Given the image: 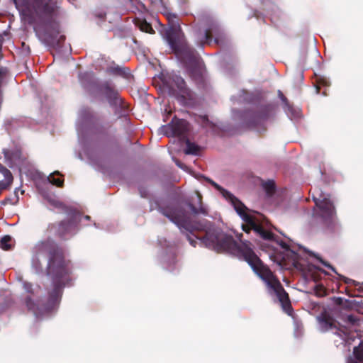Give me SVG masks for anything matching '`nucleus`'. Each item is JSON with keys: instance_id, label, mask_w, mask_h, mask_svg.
I'll use <instances>...</instances> for the list:
<instances>
[{"instance_id": "nucleus-15", "label": "nucleus", "mask_w": 363, "mask_h": 363, "mask_svg": "<svg viewBox=\"0 0 363 363\" xmlns=\"http://www.w3.org/2000/svg\"><path fill=\"white\" fill-rule=\"evenodd\" d=\"M3 153L9 167H12V165L20 159L21 155V152L18 149H4Z\"/></svg>"}, {"instance_id": "nucleus-19", "label": "nucleus", "mask_w": 363, "mask_h": 363, "mask_svg": "<svg viewBox=\"0 0 363 363\" xmlns=\"http://www.w3.org/2000/svg\"><path fill=\"white\" fill-rule=\"evenodd\" d=\"M262 186L266 194L269 196H272L276 191L275 183L273 180H267L266 182L263 181L262 182Z\"/></svg>"}, {"instance_id": "nucleus-28", "label": "nucleus", "mask_w": 363, "mask_h": 363, "mask_svg": "<svg viewBox=\"0 0 363 363\" xmlns=\"http://www.w3.org/2000/svg\"><path fill=\"white\" fill-rule=\"evenodd\" d=\"M26 304L29 310L35 311V304L31 299V298L28 297L26 299Z\"/></svg>"}, {"instance_id": "nucleus-42", "label": "nucleus", "mask_w": 363, "mask_h": 363, "mask_svg": "<svg viewBox=\"0 0 363 363\" xmlns=\"http://www.w3.org/2000/svg\"><path fill=\"white\" fill-rule=\"evenodd\" d=\"M359 291L363 290V284H362V286H359Z\"/></svg>"}, {"instance_id": "nucleus-30", "label": "nucleus", "mask_w": 363, "mask_h": 363, "mask_svg": "<svg viewBox=\"0 0 363 363\" xmlns=\"http://www.w3.org/2000/svg\"><path fill=\"white\" fill-rule=\"evenodd\" d=\"M279 94L281 100L283 101L285 106L289 108V101H288L286 97L280 91H279Z\"/></svg>"}, {"instance_id": "nucleus-8", "label": "nucleus", "mask_w": 363, "mask_h": 363, "mask_svg": "<svg viewBox=\"0 0 363 363\" xmlns=\"http://www.w3.org/2000/svg\"><path fill=\"white\" fill-rule=\"evenodd\" d=\"M66 213L69 216V219L60 223L50 224L47 228L48 233L54 234L62 239H65L66 236L76 233L78 224L82 220V215L74 208H68Z\"/></svg>"}, {"instance_id": "nucleus-31", "label": "nucleus", "mask_w": 363, "mask_h": 363, "mask_svg": "<svg viewBox=\"0 0 363 363\" xmlns=\"http://www.w3.org/2000/svg\"><path fill=\"white\" fill-rule=\"evenodd\" d=\"M186 238H187V240H189V243H190V245H191V246H193L194 247H195L196 246L197 241H196V240L193 239V238L190 236V235L186 234Z\"/></svg>"}, {"instance_id": "nucleus-13", "label": "nucleus", "mask_w": 363, "mask_h": 363, "mask_svg": "<svg viewBox=\"0 0 363 363\" xmlns=\"http://www.w3.org/2000/svg\"><path fill=\"white\" fill-rule=\"evenodd\" d=\"M172 130L173 135L182 141L188 138L189 123L185 120H179L172 125Z\"/></svg>"}, {"instance_id": "nucleus-41", "label": "nucleus", "mask_w": 363, "mask_h": 363, "mask_svg": "<svg viewBox=\"0 0 363 363\" xmlns=\"http://www.w3.org/2000/svg\"><path fill=\"white\" fill-rule=\"evenodd\" d=\"M58 27H59V25L57 26V28H51L53 29V30H56L57 32H59Z\"/></svg>"}, {"instance_id": "nucleus-22", "label": "nucleus", "mask_w": 363, "mask_h": 363, "mask_svg": "<svg viewBox=\"0 0 363 363\" xmlns=\"http://www.w3.org/2000/svg\"><path fill=\"white\" fill-rule=\"evenodd\" d=\"M55 174H59V172L56 171L53 173H52L49 177H48V180L49 182L53 184V185H55L58 187H62L63 186V184H64V180L62 179H60V178H55L54 177Z\"/></svg>"}, {"instance_id": "nucleus-40", "label": "nucleus", "mask_w": 363, "mask_h": 363, "mask_svg": "<svg viewBox=\"0 0 363 363\" xmlns=\"http://www.w3.org/2000/svg\"><path fill=\"white\" fill-rule=\"evenodd\" d=\"M84 218L85 220H90V216H84Z\"/></svg>"}, {"instance_id": "nucleus-17", "label": "nucleus", "mask_w": 363, "mask_h": 363, "mask_svg": "<svg viewBox=\"0 0 363 363\" xmlns=\"http://www.w3.org/2000/svg\"><path fill=\"white\" fill-rule=\"evenodd\" d=\"M196 194L197 196L199 207L195 206L191 203H188V206L191 209L193 214H202L206 216L208 214V211L206 208L202 205V196L199 191H196Z\"/></svg>"}, {"instance_id": "nucleus-12", "label": "nucleus", "mask_w": 363, "mask_h": 363, "mask_svg": "<svg viewBox=\"0 0 363 363\" xmlns=\"http://www.w3.org/2000/svg\"><path fill=\"white\" fill-rule=\"evenodd\" d=\"M320 330L327 332L330 330L337 329V323L334 318L327 311H323L318 317Z\"/></svg>"}, {"instance_id": "nucleus-37", "label": "nucleus", "mask_w": 363, "mask_h": 363, "mask_svg": "<svg viewBox=\"0 0 363 363\" xmlns=\"http://www.w3.org/2000/svg\"><path fill=\"white\" fill-rule=\"evenodd\" d=\"M176 164H177V165L178 167H179L180 168H184V165L181 162H179V161H177V162H176Z\"/></svg>"}, {"instance_id": "nucleus-3", "label": "nucleus", "mask_w": 363, "mask_h": 363, "mask_svg": "<svg viewBox=\"0 0 363 363\" xmlns=\"http://www.w3.org/2000/svg\"><path fill=\"white\" fill-rule=\"evenodd\" d=\"M20 13L29 24L40 23L47 28H57L59 6L53 0H13Z\"/></svg>"}, {"instance_id": "nucleus-38", "label": "nucleus", "mask_w": 363, "mask_h": 363, "mask_svg": "<svg viewBox=\"0 0 363 363\" xmlns=\"http://www.w3.org/2000/svg\"><path fill=\"white\" fill-rule=\"evenodd\" d=\"M363 362H358V360L350 359L348 363H362Z\"/></svg>"}, {"instance_id": "nucleus-11", "label": "nucleus", "mask_w": 363, "mask_h": 363, "mask_svg": "<svg viewBox=\"0 0 363 363\" xmlns=\"http://www.w3.org/2000/svg\"><path fill=\"white\" fill-rule=\"evenodd\" d=\"M274 242H277L284 250L283 260L286 261L288 259L289 262L291 263L292 266L297 267L299 264V255L277 235H276Z\"/></svg>"}, {"instance_id": "nucleus-7", "label": "nucleus", "mask_w": 363, "mask_h": 363, "mask_svg": "<svg viewBox=\"0 0 363 363\" xmlns=\"http://www.w3.org/2000/svg\"><path fill=\"white\" fill-rule=\"evenodd\" d=\"M164 84L170 96L184 105L190 104L195 99L194 93L187 86L185 80L179 75L172 74L164 79Z\"/></svg>"}, {"instance_id": "nucleus-23", "label": "nucleus", "mask_w": 363, "mask_h": 363, "mask_svg": "<svg viewBox=\"0 0 363 363\" xmlns=\"http://www.w3.org/2000/svg\"><path fill=\"white\" fill-rule=\"evenodd\" d=\"M5 178L4 181H0V188L1 190L8 188L13 182V176L11 173V176L7 175L6 173L2 174Z\"/></svg>"}, {"instance_id": "nucleus-1", "label": "nucleus", "mask_w": 363, "mask_h": 363, "mask_svg": "<svg viewBox=\"0 0 363 363\" xmlns=\"http://www.w3.org/2000/svg\"><path fill=\"white\" fill-rule=\"evenodd\" d=\"M153 208L179 229H184L195 236L200 240L201 245L217 252L233 255L247 262L253 272L266 284L269 293L277 296L284 311L291 315L293 308L288 293L271 269L255 254L250 241L245 240L238 245L232 235L215 228L211 222L206 220L191 221L185 209L174 202L156 201L151 206V210Z\"/></svg>"}, {"instance_id": "nucleus-27", "label": "nucleus", "mask_w": 363, "mask_h": 363, "mask_svg": "<svg viewBox=\"0 0 363 363\" xmlns=\"http://www.w3.org/2000/svg\"><path fill=\"white\" fill-rule=\"evenodd\" d=\"M317 86H316V91L317 93L320 92V86H328L330 85V82L324 78H320L317 80Z\"/></svg>"}, {"instance_id": "nucleus-29", "label": "nucleus", "mask_w": 363, "mask_h": 363, "mask_svg": "<svg viewBox=\"0 0 363 363\" xmlns=\"http://www.w3.org/2000/svg\"><path fill=\"white\" fill-rule=\"evenodd\" d=\"M341 279L343 280V281L347 284H353L354 286L358 285V283L356 281L349 279V278H347L345 277L342 276Z\"/></svg>"}, {"instance_id": "nucleus-35", "label": "nucleus", "mask_w": 363, "mask_h": 363, "mask_svg": "<svg viewBox=\"0 0 363 363\" xmlns=\"http://www.w3.org/2000/svg\"><path fill=\"white\" fill-rule=\"evenodd\" d=\"M246 224H247V223H246ZM242 229L247 233H249L250 230H252V228H251V227L249 225H243Z\"/></svg>"}, {"instance_id": "nucleus-10", "label": "nucleus", "mask_w": 363, "mask_h": 363, "mask_svg": "<svg viewBox=\"0 0 363 363\" xmlns=\"http://www.w3.org/2000/svg\"><path fill=\"white\" fill-rule=\"evenodd\" d=\"M220 34V28L217 24L211 22L208 27L205 30L204 35L201 37V31L198 30L195 35L197 37V45L203 47L205 44H210L212 42L213 36H215V42L218 43V35Z\"/></svg>"}, {"instance_id": "nucleus-26", "label": "nucleus", "mask_w": 363, "mask_h": 363, "mask_svg": "<svg viewBox=\"0 0 363 363\" xmlns=\"http://www.w3.org/2000/svg\"><path fill=\"white\" fill-rule=\"evenodd\" d=\"M308 253L311 255V256H313L314 257H315L317 259L319 260V262L323 264L324 266H325L326 267H328V269H331L332 271H333L334 272L336 273V271H335V267H333L331 264H330L328 262L323 260L320 257H319L318 256H317L316 255H315L313 252H309L308 251Z\"/></svg>"}, {"instance_id": "nucleus-14", "label": "nucleus", "mask_w": 363, "mask_h": 363, "mask_svg": "<svg viewBox=\"0 0 363 363\" xmlns=\"http://www.w3.org/2000/svg\"><path fill=\"white\" fill-rule=\"evenodd\" d=\"M101 91L111 106L117 105L121 102L118 91L109 82H106L101 86Z\"/></svg>"}, {"instance_id": "nucleus-16", "label": "nucleus", "mask_w": 363, "mask_h": 363, "mask_svg": "<svg viewBox=\"0 0 363 363\" xmlns=\"http://www.w3.org/2000/svg\"><path fill=\"white\" fill-rule=\"evenodd\" d=\"M190 77L196 83H202L203 76L200 66V63L196 66H191L186 68Z\"/></svg>"}, {"instance_id": "nucleus-32", "label": "nucleus", "mask_w": 363, "mask_h": 363, "mask_svg": "<svg viewBox=\"0 0 363 363\" xmlns=\"http://www.w3.org/2000/svg\"><path fill=\"white\" fill-rule=\"evenodd\" d=\"M0 173H6L7 175L11 176V172L0 163Z\"/></svg>"}, {"instance_id": "nucleus-39", "label": "nucleus", "mask_w": 363, "mask_h": 363, "mask_svg": "<svg viewBox=\"0 0 363 363\" xmlns=\"http://www.w3.org/2000/svg\"><path fill=\"white\" fill-rule=\"evenodd\" d=\"M342 298H337L336 299V303H337V304L340 305V304L342 303Z\"/></svg>"}, {"instance_id": "nucleus-2", "label": "nucleus", "mask_w": 363, "mask_h": 363, "mask_svg": "<svg viewBox=\"0 0 363 363\" xmlns=\"http://www.w3.org/2000/svg\"><path fill=\"white\" fill-rule=\"evenodd\" d=\"M32 252L35 267H41L42 262H46L47 274L52 277L53 288L48 300V308L52 310L60 303L62 289L71 281L70 262L65 259L63 248L51 238L36 242Z\"/></svg>"}, {"instance_id": "nucleus-20", "label": "nucleus", "mask_w": 363, "mask_h": 363, "mask_svg": "<svg viewBox=\"0 0 363 363\" xmlns=\"http://www.w3.org/2000/svg\"><path fill=\"white\" fill-rule=\"evenodd\" d=\"M137 25L138 26L140 30L150 33L153 34L155 33V30L152 27V25L149 23H147L145 20H138V22L137 23Z\"/></svg>"}, {"instance_id": "nucleus-9", "label": "nucleus", "mask_w": 363, "mask_h": 363, "mask_svg": "<svg viewBox=\"0 0 363 363\" xmlns=\"http://www.w3.org/2000/svg\"><path fill=\"white\" fill-rule=\"evenodd\" d=\"M313 200L315 204L313 216L321 218L324 222L333 220L336 212L330 196L325 195L320 190L315 189L313 193Z\"/></svg>"}, {"instance_id": "nucleus-33", "label": "nucleus", "mask_w": 363, "mask_h": 363, "mask_svg": "<svg viewBox=\"0 0 363 363\" xmlns=\"http://www.w3.org/2000/svg\"><path fill=\"white\" fill-rule=\"evenodd\" d=\"M167 17L169 21L173 22L175 19H177V15L175 13H169Z\"/></svg>"}, {"instance_id": "nucleus-21", "label": "nucleus", "mask_w": 363, "mask_h": 363, "mask_svg": "<svg viewBox=\"0 0 363 363\" xmlns=\"http://www.w3.org/2000/svg\"><path fill=\"white\" fill-rule=\"evenodd\" d=\"M111 72L114 74H117L123 77H127L130 74V69L119 66L111 67Z\"/></svg>"}, {"instance_id": "nucleus-18", "label": "nucleus", "mask_w": 363, "mask_h": 363, "mask_svg": "<svg viewBox=\"0 0 363 363\" xmlns=\"http://www.w3.org/2000/svg\"><path fill=\"white\" fill-rule=\"evenodd\" d=\"M185 142L186 147L184 150V152L186 155H197L200 150V147L194 143H191L189 138L184 139L183 140Z\"/></svg>"}, {"instance_id": "nucleus-36", "label": "nucleus", "mask_w": 363, "mask_h": 363, "mask_svg": "<svg viewBox=\"0 0 363 363\" xmlns=\"http://www.w3.org/2000/svg\"><path fill=\"white\" fill-rule=\"evenodd\" d=\"M24 286H25V288H26V291H27L28 292H31V291H32V290H31V287H32V286H31V285H30V284H25V285H24Z\"/></svg>"}, {"instance_id": "nucleus-25", "label": "nucleus", "mask_w": 363, "mask_h": 363, "mask_svg": "<svg viewBox=\"0 0 363 363\" xmlns=\"http://www.w3.org/2000/svg\"><path fill=\"white\" fill-rule=\"evenodd\" d=\"M11 240V238L9 235L4 236L0 242L1 247L4 250H9L11 248V246L9 242Z\"/></svg>"}, {"instance_id": "nucleus-5", "label": "nucleus", "mask_w": 363, "mask_h": 363, "mask_svg": "<svg viewBox=\"0 0 363 363\" xmlns=\"http://www.w3.org/2000/svg\"><path fill=\"white\" fill-rule=\"evenodd\" d=\"M209 184H211L216 189L219 191L222 195L231 201L237 213L242 218L243 220L249 225L251 228L263 240L274 241L276 235L272 232L265 230L263 226L258 223L254 217L246 213V206L234 196L230 192L223 189L221 186L211 179L210 178L202 176Z\"/></svg>"}, {"instance_id": "nucleus-4", "label": "nucleus", "mask_w": 363, "mask_h": 363, "mask_svg": "<svg viewBox=\"0 0 363 363\" xmlns=\"http://www.w3.org/2000/svg\"><path fill=\"white\" fill-rule=\"evenodd\" d=\"M165 35L170 48L186 68L200 63L199 57L196 50L188 45L179 26L167 30Z\"/></svg>"}, {"instance_id": "nucleus-6", "label": "nucleus", "mask_w": 363, "mask_h": 363, "mask_svg": "<svg viewBox=\"0 0 363 363\" xmlns=\"http://www.w3.org/2000/svg\"><path fill=\"white\" fill-rule=\"evenodd\" d=\"M277 108V105L274 102L259 101L256 105L255 110L247 113V125L250 128L265 131L267 130L265 124L274 117Z\"/></svg>"}, {"instance_id": "nucleus-34", "label": "nucleus", "mask_w": 363, "mask_h": 363, "mask_svg": "<svg viewBox=\"0 0 363 363\" xmlns=\"http://www.w3.org/2000/svg\"><path fill=\"white\" fill-rule=\"evenodd\" d=\"M347 319L349 323H351L352 324L355 323L357 321V318L352 315H348Z\"/></svg>"}, {"instance_id": "nucleus-24", "label": "nucleus", "mask_w": 363, "mask_h": 363, "mask_svg": "<svg viewBox=\"0 0 363 363\" xmlns=\"http://www.w3.org/2000/svg\"><path fill=\"white\" fill-rule=\"evenodd\" d=\"M353 353L357 360L363 362V343L358 347H354Z\"/></svg>"}]
</instances>
